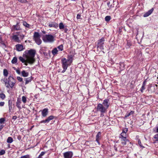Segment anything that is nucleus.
Wrapping results in <instances>:
<instances>
[{
	"label": "nucleus",
	"mask_w": 158,
	"mask_h": 158,
	"mask_svg": "<svg viewBox=\"0 0 158 158\" xmlns=\"http://www.w3.org/2000/svg\"><path fill=\"white\" fill-rule=\"evenodd\" d=\"M105 40L104 38L102 37L98 41L97 45L98 48H99L101 50L104 49V44Z\"/></svg>",
	"instance_id": "7"
},
{
	"label": "nucleus",
	"mask_w": 158,
	"mask_h": 158,
	"mask_svg": "<svg viewBox=\"0 0 158 158\" xmlns=\"http://www.w3.org/2000/svg\"><path fill=\"white\" fill-rule=\"evenodd\" d=\"M120 137H127L126 133L122 132L120 134Z\"/></svg>",
	"instance_id": "44"
},
{
	"label": "nucleus",
	"mask_w": 158,
	"mask_h": 158,
	"mask_svg": "<svg viewBox=\"0 0 158 158\" xmlns=\"http://www.w3.org/2000/svg\"><path fill=\"white\" fill-rule=\"evenodd\" d=\"M110 19L111 17L109 15L106 16L105 18V21L107 22L109 21L110 20Z\"/></svg>",
	"instance_id": "28"
},
{
	"label": "nucleus",
	"mask_w": 158,
	"mask_h": 158,
	"mask_svg": "<svg viewBox=\"0 0 158 158\" xmlns=\"http://www.w3.org/2000/svg\"><path fill=\"white\" fill-rule=\"evenodd\" d=\"M58 50L56 48H54L52 51V54L55 56L58 53Z\"/></svg>",
	"instance_id": "19"
},
{
	"label": "nucleus",
	"mask_w": 158,
	"mask_h": 158,
	"mask_svg": "<svg viewBox=\"0 0 158 158\" xmlns=\"http://www.w3.org/2000/svg\"><path fill=\"white\" fill-rule=\"evenodd\" d=\"M22 101L24 103H26L27 101L26 98L24 96H23L22 97Z\"/></svg>",
	"instance_id": "34"
},
{
	"label": "nucleus",
	"mask_w": 158,
	"mask_h": 158,
	"mask_svg": "<svg viewBox=\"0 0 158 158\" xmlns=\"http://www.w3.org/2000/svg\"><path fill=\"white\" fill-rule=\"evenodd\" d=\"M81 15L79 14H78L77 15V19H80L81 18Z\"/></svg>",
	"instance_id": "52"
},
{
	"label": "nucleus",
	"mask_w": 158,
	"mask_h": 158,
	"mask_svg": "<svg viewBox=\"0 0 158 158\" xmlns=\"http://www.w3.org/2000/svg\"><path fill=\"white\" fill-rule=\"evenodd\" d=\"M3 74L5 77H7L8 75V72L6 69H4L3 70Z\"/></svg>",
	"instance_id": "31"
},
{
	"label": "nucleus",
	"mask_w": 158,
	"mask_h": 158,
	"mask_svg": "<svg viewBox=\"0 0 158 158\" xmlns=\"http://www.w3.org/2000/svg\"><path fill=\"white\" fill-rule=\"evenodd\" d=\"M128 131V129L127 128H123L122 129V132L123 133H126Z\"/></svg>",
	"instance_id": "35"
},
{
	"label": "nucleus",
	"mask_w": 158,
	"mask_h": 158,
	"mask_svg": "<svg viewBox=\"0 0 158 158\" xmlns=\"http://www.w3.org/2000/svg\"><path fill=\"white\" fill-rule=\"evenodd\" d=\"M146 80H145L143 82L142 85L145 86V85L146 84Z\"/></svg>",
	"instance_id": "49"
},
{
	"label": "nucleus",
	"mask_w": 158,
	"mask_h": 158,
	"mask_svg": "<svg viewBox=\"0 0 158 158\" xmlns=\"http://www.w3.org/2000/svg\"><path fill=\"white\" fill-rule=\"evenodd\" d=\"M5 103L4 102H0V106H3L4 105Z\"/></svg>",
	"instance_id": "48"
},
{
	"label": "nucleus",
	"mask_w": 158,
	"mask_h": 158,
	"mask_svg": "<svg viewBox=\"0 0 158 158\" xmlns=\"http://www.w3.org/2000/svg\"><path fill=\"white\" fill-rule=\"evenodd\" d=\"M154 138L155 139V140L158 141V134H156L154 135Z\"/></svg>",
	"instance_id": "42"
},
{
	"label": "nucleus",
	"mask_w": 158,
	"mask_h": 158,
	"mask_svg": "<svg viewBox=\"0 0 158 158\" xmlns=\"http://www.w3.org/2000/svg\"><path fill=\"white\" fill-rule=\"evenodd\" d=\"M107 5L109 6V5H110V2H107Z\"/></svg>",
	"instance_id": "58"
},
{
	"label": "nucleus",
	"mask_w": 158,
	"mask_h": 158,
	"mask_svg": "<svg viewBox=\"0 0 158 158\" xmlns=\"http://www.w3.org/2000/svg\"><path fill=\"white\" fill-rule=\"evenodd\" d=\"M15 81L14 78L11 76L9 77L8 78L4 79L6 86L7 88H12L15 83Z\"/></svg>",
	"instance_id": "3"
},
{
	"label": "nucleus",
	"mask_w": 158,
	"mask_h": 158,
	"mask_svg": "<svg viewBox=\"0 0 158 158\" xmlns=\"http://www.w3.org/2000/svg\"><path fill=\"white\" fill-rule=\"evenodd\" d=\"M42 112V115L43 117H46L48 114V108H45L41 110Z\"/></svg>",
	"instance_id": "11"
},
{
	"label": "nucleus",
	"mask_w": 158,
	"mask_h": 158,
	"mask_svg": "<svg viewBox=\"0 0 158 158\" xmlns=\"http://www.w3.org/2000/svg\"><path fill=\"white\" fill-rule=\"evenodd\" d=\"M130 115V114L128 112H127L126 113L124 117V119H125L126 118H127Z\"/></svg>",
	"instance_id": "36"
},
{
	"label": "nucleus",
	"mask_w": 158,
	"mask_h": 158,
	"mask_svg": "<svg viewBox=\"0 0 158 158\" xmlns=\"http://www.w3.org/2000/svg\"><path fill=\"white\" fill-rule=\"evenodd\" d=\"M13 39L15 41L19 42L20 40L19 37L16 35H14L12 36Z\"/></svg>",
	"instance_id": "21"
},
{
	"label": "nucleus",
	"mask_w": 158,
	"mask_h": 158,
	"mask_svg": "<svg viewBox=\"0 0 158 158\" xmlns=\"http://www.w3.org/2000/svg\"><path fill=\"white\" fill-rule=\"evenodd\" d=\"M54 116H50L48 117L45 120H43L41 121V123H48L50 120L53 119Z\"/></svg>",
	"instance_id": "10"
},
{
	"label": "nucleus",
	"mask_w": 158,
	"mask_h": 158,
	"mask_svg": "<svg viewBox=\"0 0 158 158\" xmlns=\"http://www.w3.org/2000/svg\"><path fill=\"white\" fill-rule=\"evenodd\" d=\"M20 158H30V156L29 155H27L22 156Z\"/></svg>",
	"instance_id": "37"
},
{
	"label": "nucleus",
	"mask_w": 158,
	"mask_h": 158,
	"mask_svg": "<svg viewBox=\"0 0 158 158\" xmlns=\"http://www.w3.org/2000/svg\"><path fill=\"white\" fill-rule=\"evenodd\" d=\"M5 97V94L2 93H1L0 94V97L2 99H3Z\"/></svg>",
	"instance_id": "38"
},
{
	"label": "nucleus",
	"mask_w": 158,
	"mask_h": 158,
	"mask_svg": "<svg viewBox=\"0 0 158 158\" xmlns=\"http://www.w3.org/2000/svg\"><path fill=\"white\" fill-rule=\"evenodd\" d=\"M73 61V57L72 56H69L67 57V59L63 58L61 59V63L62 67L63 69V70L62 71V73H64L69 66H70Z\"/></svg>",
	"instance_id": "2"
},
{
	"label": "nucleus",
	"mask_w": 158,
	"mask_h": 158,
	"mask_svg": "<svg viewBox=\"0 0 158 158\" xmlns=\"http://www.w3.org/2000/svg\"><path fill=\"white\" fill-rule=\"evenodd\" d=\"M119 151L120 152H122L121 151Z\"/></svg>",
	"instance_id": "61"
},
{
	"label": "nucleus",
	"mask_w": 158,
	"mask_h": 158,
	"mask_svg": "<svg viewBox=\"0 0 158 158\" xmlns=\"http://www.w3.org/2000/svg\"><path fill=\"white\" fill-rule=\"evenodd\" d=\"M21 73L22 75L24 77H27L28 75V73L25 70H23L22 72Z\"/></svg>",
	"instance_id": "22"
},
{
	"label": "nucleus",
	"mask_w": 158,
	"mask_h": 158,
	"mask_svg": "<svg viewBox=\"0 0 158 158\" xmlns=\"http://www.w3.org/2000/svg\"><path fill=\"white\" fill-rule=\"evenodd\" d=\"M19 2H26V0H18Z\"/></svg>",
	"instance_id": "51"
},
{
	"label": "nucleus",
	"mask_w": 158,
	"mask_h": 158,
	"mask_svg": "<svg viewBox=\"0 0 158 158\" xmlns=\"http://www.w3.org/2000/svg\"><path fill=\"white\" fill-rule=\"evenodd\" d=\"M96 110L98 112H99L101 113V116L102 114L105 113L106 111V109L103 106V104L101 103H98L96 107Z\"/></svg>",
	"instance_id": "5"
},
{
	"label": "nucleus",
	"mask_w": 158,
	"mask_h": 158,
	"mask_svg": "<svg viewBox=\"0 0 158 158\" xmlns=\"http://www.w3.org/2000/svg\"><path fill=\"white\" fill-rule=\"evenodd\" d=\"M24 80L26 81L25 84H27L30 82L31 81L32 79L31 77H28L25 78Z\"/></svg>",
	"instance_id": "23"
},
{
	"label": "nucleus",
	"mask_w": 158,
	"mask_h": 158,
	"mask_svg": "<svg viewBox=\"0 0 158 158\" xmlns=\"http://www.w3.org/2000/svg\"><path fill=\"white\" fill-rule=\"evenodd\" d=\"M109 102V99H105L103 100L102 104L103 105V106H104V107L106 108V110L108 109L110 105V103Z\"/></svg>",
	"instance_id": "9"
},
{
	"label": "nucleus",
	"mask_w": 158,
	"mask_h": 158,
	"mask_svg": "<svg viewBox=\"0 0 158 158\" xmlns=\"http://www.w3.org/2000/svg\"><path fill=\"white\" fill-rule=\"evenodd\" d=\"M34 40L38 45L41 44L42 41L40 39V35L38 32H34L33 35Z\"/></svg>",
	"instance_id": "6"
},
{
	"label": "nucleus",
	"mask_w": 158,
	"mask_h": 158,
	"mask_svg": "<svg viewBox=\"0 0 158 158\" xmlns=\"http://www.w3.org/2000/svg\"><path fill=\"white\" fill-rule=\"evenodd\" d=\"M42 39L45 42L52 43L54 40V37L51 35H46L43 36Z\"/></svg>",
	"instance_id": "4"
},
{
	"label": "nucleus",
	"mask_w": 158,
	"mask_h": 158,
	"mask_svg": "<svg viewBox=\"0 0 158 158\" xmlns=\"http://www.w3.org/2000/svg\"><path fill=\"white\" fill-rule=\"evenodd\" d=\"M57 49L58 48V51H61L63 50V45L61 44L59 46H58L57 48Z\"/></svg>",
	"instance_id": "26"
},
{
	"label": "nucleus",
	"mask_w": 158,
	"mask_h": 158,
	"mask_svg": "<svg viewBox=\"0 0 158 158\" xmlns=\"http://www.w3.org/2000/svg\"><path fill=\"white\" fill-rule=\"evenodd\" d=\"M121 141V144L123 145L124 146L125 145H126L127 142H128V141Z\"/></svg>",
	"instance_id": "45"
},
{
	"label": "nucleus",
	"mask_w": 158,
	"mask_h": 158,
	"mask_svg": "<svg viewBox=\"0 0 158 158\" xmlns=\"http://www.w3.org/2000/svg\"><path fill=\"white\" fill-rule=\"evenodd\" d=\"M16 73L19 74H20V72L19 70L18 69H15Z\"/></svg>",
	"instance_id": "47"
},
{
	"label": "nucleus",
	"mask_w": 158,
	"mask_h": 158,
	"mask_svg": "<svg viewBox=\"0 0 158 158\" xmlns=\"http://www.w3.org/2000/svg\"><path fill=\"white\" fill-rule=\"evenodd\" d=\"M132 44L131 42V41L130 40H127V45L128 47V48H130V47L131 45Z\"/></svg>",
	"instance_id": "27"
},
{
	"label": "nucleus",
	"mask_w": 158,
	"mask_h": 158,
	"mask_svg": "<svg viewBox=\"0 0 158 158\" xmlns=\"http://www.w3.org/2000/svg\"><path fill=\"white\" fill-rule=\"evenodd\" d=\"M119 69L122 71L125 69V64L123 62H120L119 64Z\"/></svg>",
	"instance_id": "17"
},
{
	"label": "nucleus",
	"mask_w": 158,
	"mask_h": 158,
	"mask_svg": "<svg viewBox=\"0 0 158 158\" xmlns=\"http://www.w3.org/2000/svg\"><path fill=\"white\" fill-rule=\"evenodd\" d=\"M26 55H25V58L20 56L19 58L20 60L26 65H27L28 63L32 64L35 61L34 58L35 53V50L31 49L26 51Z\"/></svg>",
	"instance_id": "1"
},
{
	"label": "nucleus",
	"mask_w": 158,
	"mask_h": 158,
	"mask_svg": "<svg viewBox=\"0 0 158 158\" xmlns=\"http://www.w3.org/2000/svg\"><path fill=\"white\" fill-rule=\"evenodd\" d=\"M73 155V153L71 151L63 153L64 158H72Z\"/></svg>",
	"instance_id": "8"
},
{
	"label": "nucleus",
	"mask_w": 158,
	"mask_h": 158,
	"mask_svg": "<svg viewBox=\"0 0 158 158\" xmlns=\"http://www.w3.org/2000/svg\"><path fill=\"white\" fill-rule=\"evenodd\" d=\"M16 50L18 51H22L23 49V46L21 44H17L15 46Z\"/></svg>",
	"instance_id": "14"
},
{
	"label": "nucleus",
	"mask_w": 158,
	"mask_h": 158,
	"mask_svg": "<svg viewBox=\"0 0 158 158\" xmlns=\"http://www.w3.org/2000/svg\"><path fill=\"white\" fill-rule=\"evenodd\" d=\"M59 28L61 29L64 28V25L62 23H60L59 25Z\"/></svg>",
	"instance_id": "32"
},
{
	"label": "nucleus",
	"mask_w": 158,
	"mask_h": 158,
	"mask_svg": "<svg viewBox=\"0 0 158 158\" xmlns=\"http://www.w3.org/2000/svg\"><path fill=\"white\" fill-rule=\"evenodd\" d=\"M21 103V101L20 99H18L17 102H16V106L19 109H20L21 108L20 106Z\"/></svg>",
	"instance_id": "18"
},
{
	"label": "nucleus",
	"mask_w": 158,
	"mask_h": 158,
	"mask_svg": "<svg viewBox=\"0 0 158 158\" xmlns=\"http://www.w3.org/2000/svg\"><path fill=\"white\" fill-rule=\"evenodd\" d=\"M101 133L100 132H98L96 135V141L99 144H100L99 140L101 139Z\"/></svg>",
	"instance_id": "13"
},
{
	"label": "nucleus",
	"mask_w": 158,
	"mask_h": 158,
	"mask_svg": "<svg viewBox=\"0 0 158 158\" xmlns=\"http://www.w3.org/2000/svg\"><path fill=\"white\" fill-rule=\"evenodd\" d=\"M156 132L158 133V127L156 128Z\"/></svg>",
	"instance_id": "60"
},
{
	"label": "nucleus",
	"mask_w": 158,
	"mask_h": 158,
	"mask_svg": "<svg viewBox=\"0 0 158 158\" xmlns=\"http://www.w3.org/2000/svg\"><path fill=\"white\" fill-rule=\"evenodd\" d=\"M5 119L4 118H1L0 119V123H2L4 122Z\"/></svg>",
	"instance_id": "46"
},
{
	"label": "nucleus",
	"mask_w": 158,
	"mask_h": 158,
	"mask_svg": "<svg viewBox=\"0 0 158 158\" xmlns=\"http://www.w3.org/2000/svg\"><path fill=\"white\" fill-rule=\"evenodd\" d=\"M3 127V125H1L0 126V131L1 130V129H2Z\"/></svg>",
	"instance_id": "55"
},
{
	"label": "nucleus",
	"mask_w": 158,
	"mask_h": 158,
	"mask_svg": "<svg viewBox=\"0 0 158 158\" xmlns=\"http://www.w3.org/2000/svg\"><path fill=\"white\" fill-rule=\"evenodd\" d=\"M17 61V58L16 57H14L12 60H11V63L13 64H16Z\"/></svg>",
	"instance_id": "25"
},
{
	"label": "nucleus",
	"mask_w": 158,
	"mask_h": 158,
	"mask_svg": "<svg viewBox=\"0 0 158 158\" xmlns=\"http://www.w3.org/2000/svg\"><path fill=\"white\" fill-rule=\"evenodd\" d=\"M20 36L22 38H23L24 37V35H20Z\"/></svg>",
	"instance_id": "56"
},
{
	"label": "nucleus",
	"mask_w": 158,
	"mask_h": 158,
	"mask_svg": "<svg viewBox=\"0 0 158 158\" xmlns=\"http://www.w3.org/2000/svg\"><path fill=\"white\" fill-rule=\"evenodd\" d=\"M68 31V29L67 28H65L64 29V31L65 32H67V31Z\"/></svg>",
	"instance_id": "57"
},
{
	"label": "nucleus",
	"mask_w": 158,
	"mask_h": 158,
	"mask_svg": "<svg viewBox=\"0 0 158 158\" xmlns=\"http://www.w3.org/2000/svg\"><path fill=\"white\" fill-rule=\"evenodd\" d=\"M48 26L50 27H54L56 28L58 27V24L55 22H52L49 23Z\"/></svg>",
	"instance_id": "16"
},
{
	"label": "nucleus",
	"mask_w": 158,
	"mask_h": 158,
	"mask_svg": "<svg viewBox=\"0 0 158 158\" xmlns=\"http://www.w3.org/2000/svg\"><path fill=\"white\" fill-rule=\"evenodd\" d=\"M23 25L24 26L26 27H29L30 25L28 24L26 22L23 21Z\"/></svg>",
	"instance_id": "29"
},
{
	"label": "nucleus",
	"mask_w": 158,
	"mask_h": 158,
	"mask_svg": "<svg viewBox=\"0 0 158 158\" xmlns=\"http://www.w3.org/2000/svg\"><path fill=\"white\" fill-rule=\"evenodd\" d=\"M13 139L11 137H9L7 139V142L8 143H11L13 141Z\"/></svg>",
	"instance_id": "24"
},
{
	"label": "nucleus",
	"mask_w": 158,
	"mask_h": 158,
	"mask_svg": "<svg viewBox=\"0 0 158 158\" xmlns=\"http://www.w3.org/2000/svg\"><path fill=\"white\" fill-rule=\"evenodd\" d=\"M153 10V9L152 8L148 12L145 13L143 15V16L144 17H147L150 15L152 13Z\"/></svg>",
	"instance_id": "15"
},
{
	"label": "nucleus",
	"mask_w": 158,
	"mask_h": 158,
	"mask_svg": "<svg viewBox=\"0 0 158 158\" xmlns=\"http://www.w3.org/2000/svg\"><path fill=\"white\" fill-rule=\"evenodd\" d=\"M45 153V152H42L39 155V156L38 158H41L42 157V156H43Z\"/></svg>",
	"instance_id": "39"
},
{
	"label": "nucleus",
	"mask_w": 158,
	"mask_h": 158,
	"mask_svg": "<svg viewBox=\"0 0 158 158\" xmlns=\"http://www.w3.org/2000/svg\"><path fill=\"white\" fill-rule=\"evenodd\" d=\"M19 23L17 22L16 25H14L12 27V30H19L21 29L19 25Z\"/></svg>",
	"instance_id": "12"
},
{
	"label": "nucleus",
	"mask_w": 158,
	"mask_h": 158,
	"mask_svg": "<svg viewBox=\"0 0 158 158\" xmlns=\"http://www.w3.org/2000/svg\"><path fill=\"white\" fill-rule=\"evenodd\" d=\"M129 113H130V115H133L134 114V111L131 110Z\"/></svg>",
	"instance_id": "50"
},
{
	"label": "nucleus",
	"mask_w": 158,
	"mask_h": 158,
	"mask_svg": "<svg viewBox=\"0 0 158 158\" xmlns=\"http://www.w3.org/2000/svg\"><path fill=\"white\" fill-rule=\"evenodd\" d=\"M121 141H128V140L127 139V137H120Z\"/></svg>",
	"instance_id": "30"
},
{
	"label": "nucleus",
	"mask_w": 158,
	"mask_h": 158,
	"mask_svg": "<svg viewBox=\"0 0 158 158\" xmlns=\"http://www.w3.org/2000/svg\"><path fill=\"white\" fill-rule=\"evenodd\" d=\"M5 153V151L4 150H2L0 151V155H4Z\"/></svg>",
	"instance_id": "40"
},
{
	"label": "nucleus",
	"mask_w": 158,
	"mask_h": 158,
	"mask_svg": "<svg viewBox=\"0 0 158 158\" xmlns=\"http://www.w3.org/2000/svg\"><path fill=\"white\" fill-rule=\"evenodd\" d=\"M145 86H143L142 85L141 89H140V91L141 93H143V90H144L145 89Z\"/></svg>",
	"instance_id": "41"
},
{
	"label": "nucleus",
	"mask_w": 158,
	"mask_h": 158,
	"mask_svg": "<svg viewBox=\"0 0 158 158\" xmlns=\"http://www.w3.org/2000/svg\"><path fill=\"white\" fill-rule=\"evenodd\" d=\"M17 118V117L16 115L13 116L12 118V119H14V120L16 119Z\"/></svg>",
	"instance_id": "54"
},
{
	"label": "nucleus",
	"mask_w": 158,
	"mask_h": 158,
	"mask_svg": "<svg viewBox=\"0 0 158 158\" xmlns=\"http://www.w3.org/2000/svg\"><path fill=\"white\" fill-rule=\"evenodd\" d=\"M114 148L115 149V151H118L117 147H116V145H115L114 146Z\"/></svg>",
	"instance_id": "53"
},
{
	"label": "nucleus",
	"mask_w": 158,
	"mask_h": 158,
	"mask_svg": "<svg viewBox=\"0 0 158 158\" xmlns=\"http://www.w3.org/2000/svg\"><path fill=\"white\" fill-rule=\"evenodd\" d=\"M17 79L20 82H21L23 81V78L20 77H17Z\"/></svg>",
	"instance_id": "43"
},
{
	"label": "nucleus",
	"mask_w": 158,
	"mask_h": 158,
	"mask_svg": "<svg viewBox=\"0 0 158 158\" xmlns=\"http://www.w3.org/2000/svg\"><path fill=\"white\" fill-rule=\"evenodd\" d=\"M138 144L139 145V146H140V147L142 148V149H143V148H144L145 147L143 146L142 143H141V141L140 139H139L138 140Z\"/></svg>",
	"instance_id": "33"
},
{
	"label": "nucleus",
	"mask_w": 158,
	"mask_h": 158,
	"mask_svg": "<svg viewBox=\"0 0 158 158\" xmlns=\"http://www.w3.org/2000/svg\"><path fill=\"white\" fill-rule=\"evenodd\" d=\"M42 32L44 34H45L46 33V31H42Z\"/></svg>",
	"instance_id": "59"
},
{
	"label": "nucleus",
	"mask_w": 158,
	"mask_h": 158,
	"mask_svg": "<svg viewBox=\"0 0 158 158\" xmlns=\"http://www.w3.org/2000/svg\"><path fill=\"white\" fill-rule=\"evenodd\" d=\"M8 106H9V112H10L11 111V110L12 109V102L11 100H9L8 101Z\"/></svg>",
	"instance_id": "20"
}]
</instances>
